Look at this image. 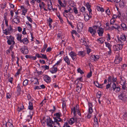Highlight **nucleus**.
<instances>
[{"mask_svg":"<svg viewBox=\"0 0 127 127\" xmlns=\"http://www.w3.org/2000/svg\"><path fill=\"white\" fill-rule=\"evenodd\" d=\"M47 123V125L49 127H53V121L49 117H48L45 121Z\"/></svg>","mask_w":127,"mask_h":127,"instance_id":"f257e3e1","label":"nucleus"},{"mask_svg":"<svg viewBox=\"0 0 127 127\" xmlns=\"http://www.w3.org/2000/svg\"><path fill=\"white\" fill-rule=\"evenodd\" d=\"M61 115V114L60 113H56L55 114H54V116H56L55 117H53L54 120L63 122V120L60 118Z\"/></svg>","mask_w":127,"mask_h":127,"instance_id":"f03ea898","label":"nucleus"},{"mask_svg":"<svg viewBox=\"0 0 127 127\" xmlns=\"http://www.w3.org/2000/svg\"><path fill=\"white\" fill-rule=\"evenodd\" d=\"M123 45L124 44H119L115 45L113 47L114 50L116 51L120 50L122 48Z\"/></svg>","mask_w":127,"mask_h":127,"instance_id":"7ed1b4c3","label":"nucleus"},{"mask_svg":"<svg viewBox=\"0 0 127 127\" xmlns=\"http://www.w3.org/2000/svg\"><path fill=\"white\" fill-rule=\"evenodd\" d=\"M20 50L22 53L25 55L27 54L29 52L26 46H25L24 47L20 48Z\"/></svg>","mask_w":127,"mask_h":127,"instance_id":"20e7f679","label":"nucleus"},{"mask_svg":"<svg viewBox=\"0 0 127 127\" xmlns=\"http://www.w3.org/2000/svg\"><path fill=\"white\" fill-rule=\"evenodd\" d=\"M89 31L92 34L93 36H95V34L96 33V30L95 29H94L91 27L89 28Z\"/></svg>","mask_w":127,"mask_h":127,"instance_id":"39448f33","label":"nucleus"},{"mask_svg":"<svg viewBox=\"0 0 127 127\" xmlns=\"http://www.w3.org/2000/svg\"><path fill=\"white\" fill-rule=\"evenodd\" d=\"M118 97L120 99L122 100L125 99L127 97H126V94L125 93H122L119 95Z\"/></svg>","mask_w":127,"mask_h":127,"instance_id":"423d86ee","label":"nucleus"},{"mask_svg":"<svg viewBox=\"0 0 127 127\" xmlns=\"http://www.w3.org/2000/svg\"><path fill=\"white\" fill-rule=\"evenodd\" d=\"M69 55L71 57L73 60H74L77 56V54L73 51H71L69 54Z\"/></svg>","mask_w":127,"mask_h":127,"instance_id":"0eeeda50","label":"nucleus"},{"mask_svg":"<svg viewBox=\"0 0 127 127\" xmlns=\"http://www.w3.org/2000/svg\"><path fill=\"white\" fill-rule=\"evenodd\" d=\"M89 109V112L90 114H91L93 111V109L92 108L93 105L92 103H91L88 102V103Z\"/></svg>","mask_w":127,"mask_h":127,"instance_id":"6e6552de","label":"nucleus"},{"mask_svg":"<svg viewBox=\"0 0 127 127\" xmlns=\"http://www.w3.org/2000/svg\"><path fill=\"white\" fill-rule=\"evenodd\" d=\"M77 119L76 118H72L70 119L68 121L70 125H72L74 123L77 121Z\"/></svg>","mask_w":127,"mask_h":127,"instance_id":"1a4fd4ad","label":"nucleus"},{"mask_svg":"<svg viewBox=\"0 0 127 127\" xmlns=\"http://www.w3.org/2000/svg\"><path fill=\"white\" fill-rule=\"evenodd\" d=\"M18 16L17 15H16L15 16V18L12 20V21L15 23L17 24L20 22L19 19L18 18Z\"/></svg>","mask_w":127,"mask_h":127,"instance_id":"9d476101","label":"nucleus"},{"mask_svg":"<svg viewBox=\"0 0 127 127\" xmlns=\"http://www.w3.org/2000/svg\"><path fill=\"white\" fill-rule=\"evenodd\" d=\"M111 86L110 87V89L109 90L110 91H112L113 90V91H114L116 88V85L115 83H113L112 85L111 84V83H110Z\"/></svg>","mask_w":127,"mask_h":127,"instance_id":"9b49d317","label":"nucleus"},{"mask_svg":"<svg viewBox=\"0 0 127 127\" xmlns=\"http://www.w3.org/2000/svg\"><path fill=\"white\" fill-rule=\"evenodd\" d=\"M76 88V90L77 92L79 93L82 87V84H78Z\"/></svg>","mask_w":127,"mask_h":127,"instance_id":"f8f14e48","label":"nucleus"},{"mask_svg":"<svg viewBox=\"0 0 127 127\" xmlns=\"http://www.w3.org/2000/svg\"><path fill=\"white\" fill-rule=\"evenodd\" d=\"M59 122L54 120L53 124L54 127H61L60 124Z\"/></svg>","mask_w":127,"mask_h":127,"instance_id":"ddd939ff","label":"nucleus"},{"mask_svg":"<svg viewBox=\"0 0 127 127\" xmlns=\"http://www.w3.org/2000/svg\"><path fill=\"white\" fill-rule=\"evenodd\" d=\"M103 30L102 28H99V29L97 31V32L99 36H101L103 35Z\"/></svg>","mask_w":127,"mask_h":127,"instance_id":"4468645a","label":"nucleus"},{"mask_svg":"<svg viewBox=\"0 0 127 127\" xmlns=\"http://www.w3.org/2000/svg\"><path fill=\"white\" fill-rule=\"evenodd\" d=\"M86 6L87 9L89 12V14H91L92 10L91 9V5L88 2H87L86 3Z\"/></svg>","mask_w":127,"mask_h":127,"instance_id":"2eb2a0df","label":"nucleus"},{"mask_svg":"<svg viewBox=\"0 0 127 127\" xmlns=\"http://www.w3.org/2000/svg\"><path fill=\"white\" fill-rule=\"evenodd\" d=\"M54 65L53 66V68L50 70V72L52 73H56L57 70V67H55Z\"/></svg>","mask_w":127,"mask_h":127,"instance_id":"dca6fc26","label":"nucleus"},{"mask_svg":"<svg viewBox=\"0 0 127 127\" xmlns=\"http://www.w3.org/2000/svg\"><path fill=\"white\" fill-rule=\"evenodd\" d=\"M44 79L45 81L46 82H50L51 80L50 77L47 75H45L44 76Z\"/></svg>","mask_w":127,"mask_h":127,"instance_id":"f3484780","label":"nucleus"},{"mask_svg":"<svg viewBox=\"0 0 127 127\" xmlns=\"http://www.w3.org/2000/svg\"><path fill=\"white\" fill-rule=\"evenodd\" d=\"M121 80L120 81V84L122 85H125L126 82V80L123 77H121L120 78Z\"/></svg>","mask_w":127,"mask_h":127,"instance_id":"a211bd4d","label":"nucleus"},{"mask_svg":"<svg viewBox=\"0 0 127 127\" xmlns=\"http://www.w3.org/2000/svg\"><path fill=\"white\" fill-rule=\"evenodd\" d=\"M77 29H82L83 27V24L82 22H79L77 24Z\"/></svg>","mask_w":127,"mask_h":127,"instance_id":"6ab92c4d","label":"nucleus"},{"mask_svg":"<svg viewBox=\"0 0 127 127\" xmlns=\"http://www.w3.org/2000/svg\"><path fill=\"white\" fill-rule=\"evenodd\" d=\"M64 59L65 62L67 63L68 65H69L70 64V61L69 59L67 56L64 57Z\"/></svg>","mask_w":127,"mask_h":127,"instance_id":"aec40b11","label":"nucleus"},{"mask_svg":"<svg viewBox=\"0 0 127 127\" xmlns=\"http://www.w3.org/2000/svg\"><path fill=\"white\" fill-rule=\"evenodd\" d=\"M78 55L81 56L82 57H83L85 56V52L84 51H79L78 52Z\"/></svg>","mask_w":127,"mask_h":127,"instance_id":"412c9836","label":"nucleus"},{"mask_svg":"<svg viewBox=\"0 0 127 127\" xmlns=\"http://www.w3.org/2000/svg\"><path fill=\"white\" fill-rule=\"evenodd\" d=\"M85 39L83 38H82L80 40V42L81 43H82V44H84L85 46H88V44H87V43L86 42V41L85 40Z\"/></svg>","mask_w":127,"mask_h":127,"instance_id":"4be33fe9","label":"nucleus"},{"mask_svg":"<svg viewBox=\"0 0 127 127\" xmlns=\"http://www.w3.org/2000/svg\"><path fill=\"white\" fill-rule=\"evenodd\" d=\"M85 20L86 21H88L89 19V17L88 14L85 13L84 14Z\"/></svg>","mask_w":127,"mask_h":127,"instance_id":"5701e85b","label":"nucleus"},{"mask_svg":"<svg viewBox=\"0 0 127 127\" xmlns=\"http://www.w3.org/2000/svg\"><path fill=\"white\" fill-rule=\"evenodd\" d=\"M29 41L27 38H23L22 40V42L21 43L23 42L24 44H27L29 43Z\"/></svg>","mask_w":127,"mask_h":127,"instance_id":"b1692460","label":"nucleus"},{"mask_svg":"<svg viewBox=\"0 0 127 127\" xmlns=\"http://www.w3.org/2000/svg\"><path fill=\"white\" fill-rule=\"evenodd\" d=\"M7 28H8L7 30L8 31V33H9V34H10L13 31L12 26L11 25H10L9 27H8Z\"/></svg>","mask_w":127,"mask_h":127,"instance_id":"393cba45","label":"nucleus"},{"mask_svg":"<svg viewBox=\"0 0 127 127\" xmlns=\"http://www.w3.org/2000/svg\"><path fill=\"white\" fill-rule=\"evenodd\" d=\"M121 29L123 30H125L127 29V25L124 23H122L121 25Z\"/></svg>","mask_w":127,"mask_h":127,"instance_id":"a878e982","label":"nucleus"},{"mask_svg":"<svg viewBox=\"0 0 127 127\" xmlns=\"http://www.w3.org/2000/svg\"><path fill=\"white\" fill-rule=\"evenodd\" d=\"M21 91V88L19 84H18L17 86V92L18 95H20V94Z\"/></svg>","mask_w":127,"mask_h":127,"instance_id":"bb28decb","label":"nucleus"},{"mask_svg":"<svg viewBox=\"0 0 127 127\" xmlns=\"http://www.w3.org/2000/svg\"><path fill=\"white\" fill-rule=\"evenodd\" d=\"M22 36V35L21 34H18L17 35V39L20 42H22V40L21 39Z\"/></svg>","mask_w":127,"mask_h":127,"instance_id":"cd10ccee","label":"nucleus"},{"mask_svg":"<svg viewBox=\"0 0 127 127\" xmlns=\"http://www.w3.org/2000/svg\"><path fill=\"white\" fill-rule=\"evenodd\" d=\"M9 40H10V41L13 42V45H14L15 44V42L14 41V38L11 36H10L9 37Z\"/></svg>","mask_w":127,"mask_h":127,"instance_id":"c85d7f7f","label":"nucleus"},{"mask_svg":"<svg viewBox=\"0 0 127 127\" xmlns=\"http://www.w3.org/2000/svg\"><path fill=\"white\" fill-rule=\"evenodd\" d=\"M65 15L67 17H69L70 19L71 20L73 19L74 18L73 16L71 14L68 13L67 14H65Z\"/></svg>","mask_w":127,"mask_h":127,"instance_id":"c756f323","label":"nucleus"},{"mask_svg":"<svg viewBox=\"0 0 127 127\" xmlns=\"http://www.w3.org/2000/svg\"><path fill=\"white\" fill-rule=\"evenodd\" d=\"M33 107L32 103L31 102L29 103V105L28 106V108L29 109L32 110L33 109Z\"/></svg>","mask_w":127,"mask_h":127,"instance_id":"7c9ffc66","label":"nucleus"},{"mask_svg":"<svg viewBox=\"0 0 127 127\" xmlns=\"http://www.w3.org/2000/svg\"><path fill=\"white\" fill-rule=\"evenodd\" d=\"M91 57L93 58V59H95V60H97L99 58V56L97 55H96V56H95V55H92Z\"/></svg>","mask_w":127,"mask_h":127,"instance_id":"2f4dec72","label":"nucleus"},{"mask_svg":"<svg viewBox=\"0 0 127 127\" xmlns=\"http://www.w3.org/2000/svg\"><path fill=\"white\" fill-rule=\"evenodd\" d=\"M32 82H33L34 84H39L37 79L36 78H34V80H32Z\"/></svg>","mask_w":127,"mask_h":127,"instance_id":"473e14b6","label":"nucleus"},{"mask_svg":"<svg viewBox=\"0 0 127 127\" xmlns=\"http://www.w3.org/2000/svg\"><path fill=\"white\" fill-rule=\"evenodd\" d=\"M47 47V44H45L43 45V48L41 49V52H44Z\"/></svg>","mask_w":127,"mask_h":127,"instance_id":"72a5a7b5","label":"nucleus"},{"mask_svg":"<svg viewBox=\"0 0 127 127\" xmlns=\"http://www.w3.org/2000/svg\"><path fill=\"white\" fill-rule=\"evenodd\" d=\"M106 46V47H108V48L109 49H111V47L112 46V45H111L109 43L107 42H106L105 43Z\"/></svg>","mask_w":127,"mask_h":127,"instance_id":"f704fd0d","label":"nucleus"},{"mask_svg":"<svg viewBox=\"0 0 127 127\" xmlns=\"http://www.w3.org/2000/svg\"><path fill=\"white\" fill-rule=\"evenodd\" d=\"M122 60V58H117V59H116L115 60V62L116 64H118L119 63L120 61H121Z\"/></svg>","mask_w":127,"mask_h":127,"instance_id":"c9c22d12","label":"nucleus"},{"mask_svg":"<svg viewBox=\"0 0 127 127\" xmlns=\"http://www.w3.org/2000/svg\"><path fill=\"white\" fill-rule=\"evenodd\" d=\"M120 39L124 42L126 39L125 36L123 34L121 35V36Z\"/></svg>","mask_w":127,"mask_h":127,"instance_id":"e433bc0d","label":"nucleus"},{"mask_svg":"<svg viewBox=\"0 0 127 127\" xmlns=\"http://www.w3.org/2000/svg\"><path fill=\"white\" fill-rule=\"evenodd\" d=\"M29 80L27 79L25 80L23 82V85L24 86H26L28 84Z\"/></svg>","mask_w":127,"mask_h":127,"instance_id":"4c0bfd02","label":"nucleus"},{"mask_svg":"<svg viewBox=\"0 0 127 127\" xmlns=\"http://www.w3.org/2000/svg\"><path fill=\"white\" fill-rule=\"evenodd\" d=\"M8 28L5 29V30L3 29V32L4 34L6 35L9 34V33H8Z\"/></svg>","mask_w":127,"mask_h":127,"instance_id":"58836bf2","label":"nucleus"},{"mask_svg":"<svg viewBox=\"0 0 127 127\" xmlns=\"http://www.w3.org/2000/svg\"><path fill=\"white\" fill-rule=\"evenodd\" d=\"M97 9L98 10L102 12L104 11V9L103 8L100 7L99 6L97 7Z\"/></svg>","mask_w":127,"mask_h":127,"instance_id":"ea45409f","label":"nucleus"},{"mask_svg":"<svg viewBox=\"0 0 127 127\" xmlns=\"http://www.w3.org/2000/svg\"><path fill=\"white\" fill-rule=\"evenodd\" d=\"M50 5L49 4H48V8L49 10H51L52 9H53V5H52L51 2H50Z\"/></svg>","mask_w":127,"mask_h":127,"instance_id":"a19ab883","label":"nucleus"},{"mask_svg":"<svg viewBox=\"0 0 127 127\" xmlns=\"http://www.w3.org/2000/svg\"><path fill=\"white\" fill-rule=\"evenodd\" d=\"M41 55H42V56H41V58H42L44 59H46L47 60H48V59H47V57L46 55H44V54H41Z\"/></svg>","mask_w":127,"mask_h":127,"instance_id":"79ce46f5","label":"nucleus"},{"mask_svg":"<svg viewBox=\"0 0 127 127\" xmlns=\"http://www.w3.org/2000/svg\"><path fill=\"white\" fill-rule=\"evenodd\" d=\"M27 11V9H23L22 10V14L24 16H25V14L26 13Z\"/></svg>","mask_w":127,"mask_h":127,"instance_id":"37998d69","label":"nucleus"},{"mask_svg":"<svg viewBox=\"0 0 127 127\" xmlns=\"http://www.w3.org/2000/svg\"><path fill=\"white\" fill-rule=\"evenodd\" d=\"M119 5L120 7H123L125 6V3L123 1H121L119 3Z\"/></svg>","mask_w":127,"mask_h":127,"instance_id":"c03bdc74","label":"nucleus"},{"mask_svg":"<svg viewBox=\"0 0 127 127\" xmlns=\"http://www.w3.org/2000/svg\"><path fill=\"white\" fill-rule=\"evenodd\" d=\"M63 127H71L69 126L68 123L65 122L64 123V126Z\"/></svg>","mask_w":127,"mask_h":127,"instance_id":"a18cd8bd","label":"nucleus"},{"mask_svg":"<svg viewBox=\"0 0 127 127\" xmlns=\"http://www.w3.org/2000/svg\"><path fill=\"white\" fill-rule=\"evenodd\" d=\"M94 84H95V85L97 87H98L99 88H101V87L99 86V84L98 83L97 81L95 82H94Z\"/></svg>","mask_w":127,"mask_h":127,"instance_id":"49530a36","label":"nucleus"},{"mask_svg":"<svg viewBox=\"0 0 127 127\" xmlns=\"http://www.w3.org/2000/svg\"><path fill=\"white\" fill-rule=\"evenodd\" d=\"M73 10L74 12L76 14H77L78 13V11L77 8L76 7H74L73 8Z\"/></svg>","mask_w":127,"mask_h":127,"instance_id":"de8ad7c7","label":"nucleus"},{"mask_svg":"<svg viewBox=\"0 0 127 127\" xmlns=\"http://www.w3.org/2000/svg\"><path fill=\"white\" fill-rule=\"evenodd\" d=\"M77 71L78 72L80 73L81 74H82L84 73V72L80 68L78 69L77 70Z\"/></svg>","mask_w":127,"mask_h":127,"instance_id":"09e8293b","label":"nucleus"},{"mask_svg":"<svg viewBox=\"0 0 127 127\" xmlns=\"http://www.w3.org/2000/svg\"><path fill=\"white\" fill-rule=\"evenodd\" d=\"M99 24H100V26L99 27V25H96V26H95L93 27V28L94 29H95V30L97 29V28H99V27H100V26H101L100 23V22L99 23Z\"/></svg>","mask_w":127,"mask_h":127,"instance_id":"8fccbe9b","label":"nucleus"},{"mask_svg":"<svg viewBox=\"0 0 127 127\" xmlns=\"http://www.w3.org/2000/svg\"><path fill=\"white\" fill-rule=\"evenodd\" d=\"M105 12L108 15H109L110 14V11L109 9L106 10Z\"/></svg>","mask_w":127,"mask_h":127,"instance_id":"3c124183","label":"nucleus"},{"mask_svg":"<svg viewBox=\"0 0 127 127\" xmlns=\"http://www.w3.org/2000/svg\"><path fill=\"white\" fill-rule=\"evenodd\" d=\"M92 72L91 71L87 75V77L88 78H89L91 77L92 75Z\"/></svg>","mask_w":127,"mask_h":127,"instance_id":"603ef678","label":"nucleus"},{"mask_svg":"<svg viewBox=\"0 0 127 127\" xmlns=\"http://www.w3.org/2000/svg\"><path fill=\"white\" fill-rule=\"evenodd\" d=\"M115 89H116V92H118L120 91V89L119 87H117L116 86V88Z\"/></svg>","mask_w":127,"mask_h":127,"instance_id":"864d4df0","label":"nucleus"},{"mask_svg":"<svg viewBox=\"0 0 127 127\" xmlns=\"http://www.w3.org/2000/svg\"><path fill=\"white\" fill-rule=\"evenodd\" d=\"M21 69V68L19 69H18L17 72L16 73V74H15V75L16 76H17L20 74Z\"/></svg>","mask_w":127,"mask_h":127,"instance_id":"5fc2aeb1","label":"nucleus"},{"mask_svg":"<svg viewBox=\"0 0 127 127\" xmlns=\"http://www.w3.org/2000/svg\"><path fill=\"white\" fill-rule=\"evenodd\" d=\"M115 22L114 19L113 18H112L110 20V24L111 25H113Z\"/></svg>","mask_w":127,"mask_h":127,"instance_id":"6e6d98bb","label":"nucleus"},{"mask_svg":"<svg viewBox=\"0 0 127 127\" xmlns=\"http://www.w3.org/2000/svg\"><path fill=\"white\" fill-rule=\"evenodd\" d=\"M101 94V93H97L96 94V97L98 98H100Z\"/></svg>","mask_w":127,"mask_h":127,"instance_id":"4d7b16f0","label":"nucleus"},{"mask_svg":"<svg viewBox=\"0 0 127 127\" xmlns=\"http://www.w3.org/2000/svg\"><path fill=\"white\" fill-rule=\"evenodd\" d=\"M87 53L88 54H89L91 52V49L88 48V46H87Z\"/></svg>","mask_w":127,"mask_h":127,"instance_id":"13d9d810","label":"nucleus"},{"mask_svg":"<svg viewBox=\"0 0 127 127\" xmlns=\"http://www.w3.org/2000/svg\"><path fill=\"white\" fill-rule=\"evenodd\" d=\"M62 60L60 59L59 61L57 62V63L54 65V66H55L56 65H59L60 63L61 62Z\"/></svg>","mask_w":127,"mask_h":127,"instance_id":"bf43d9fd","label":"nucleus"},{"mask_svg":"<svg viewBox=\"0 0 127 127\" xmlns=\"http://www.w3.org/2000/svg\"><path fill=\"white\" fill-rule=\"evenodd\" d=\"M58 17L59 18L61 22L62 23H63L64 22V21H63V20L62 19V17H61L60 15L59 16H58Z\"/></svg>","mask_w":127,"mask_h":127,"instance_id":"052dcab7","label":"nucleus"},{"mask_svg":"<svg viewBox=\"0 0 127 127\" xmlns=\"http://www.w3.org/2000/svg\"><path fill=\"white\" fill-rule=\"evenodd\" d=\"M123 118L127 121V115L126 114H125L123 116Z\"/></svg>","mask_w":127,"mask_h":127,"instance_id":"680f3d73","label":"nucleus"},{"mask_svg":"<svg viewBox=\"0 0 127 127\" xmlns=\"http://www.w3.org/2000/svg\"><path fill=\"white\" fill-rule=\"evenodd\" d=\"M66 106V104L65 102V101H63L62 102V107L63 108V109H64V108Z\"/></svg>","mask_w":127,"mask_h":127,"instance_id":"e2e57ef3","label":"nucleus"},{"mask_svg":"<svg viewBox=\"0 0 127 127\" xmlns=\"http://www.w3.org/2000/svg\"><path fill=\"white\" fill-rule=\"evenodd\" d=\"M85 10V8L83 6L81 8L80 10L82 12H84Z\"/></svg>","mask_w":127,"mask_h":127,"instance_id":"0e129e2a","label":"nucleus"},{"mask_svg":"<svg viewBox=\"0 0 127 127\" xmlns=\"http://www.w3.org/2000/svg\"><path fill=\"white\" fill-rule=\"evenodd\" d=\"M27 17L28 20V21L31 22H32V20L31 18L30 17L28 16H27Z\"/></svg>","mask_w":127,"mask_h":127,"instance_id":"69168bd1","label":"nucleus"},{"mask_svg":"<svg viewBox=\"0 0 127 127\" xmlns=\"http://www.w3.org/2000/svg\"><path fill=\"white\" fill-rule=\"evenodd\" d=\"M13 80V78L12 77H10L8 80V81L10 82L11 83H12V81Z\"/></svg>","mask_w":127,"mask_h":127,"instance_id":"338daca9","label":"nucleus"},{"mask_svg":"<svg viewBox=\"0 0 127 127\" xmlns=\"http://www.w3.org/2000/svg\"><path fill=\"white\" fill-rule=\"evenodd\" d=\"M52 49L50 47H48L46 49L47 52H49L51 51Z\"/></svg>","mask_w":127,"mask_h":127,"instance_id":"774afa93","label":"nucleus"}]
</instances>
